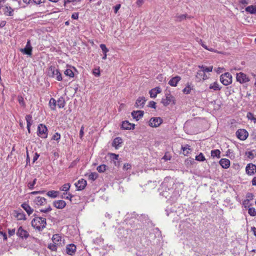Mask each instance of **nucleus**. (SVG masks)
I'll list each match as a JSON object with an SVG mask.
<instances>
[{"label": "nucleus", "mask_w": 256, "mask_h": 256, "mask_svg": "<svg viewBox=\"0 0 256 256\" xmlns=\"http://www.w3.org/2000/svg\"><path fill=\"white\" fill-rule=\"evenodd\" d=\"M32 227L38 232L42 231L46 226V220L44 218L36 216L31 222Z\"/></svg>", "instance_id": "nucleus-1"}, {"label": "nucleus", "mask_w": 256, "mask_h": 256, "mask_svg": "<svg viewBox=\"0 0 256 256\" xmlns=\"http://www.w3.org/2000/svg\"><path fill=\"white\" fill-rule=\"evenodd\" d=\"M200 70L198 71L196 77L198 79L205 80L208 78V76L206 75V72L212 71V66L207 67L204 65L199 66Z\"/></svg>", "instance_id": "nucleus-2"}, {"label": "nucleus", "mask_w": 256, "mask_h": 256, "mask_svg": "<svg viewBox=\"0 0 256 256\" xmlns=\"http://www.w3.org/2000/svg\"><path fill=\"white\" fill-rule=\"evenodd\" d=\"M48 74L49 76L56 78L58 81H61L62 80V74L54 66H51L50 67Z\"/></svg>", "instance_id": "nucleus-3"}, {"label": "nucleus", "mask_w": 256, "mask_h": 256, "mask_svg": "<svg viewBox=\"0 0 256 256\" xmlns=\"http://www.w3.org/2000/svg\"><path fill=\"white\" fill-rule=\"evenodd\" d=\"M37 134L39 137L43 139L48 138V130L46 125L42 124H38V126Z\"/></svg>", "instance_id": "nucleus-4"}, {"label": "nucleus", "mask_w": 256, "mask_h": 256, "mask_svg": "<svg viewBox=\"0 0 256 256\" xmlns=\"http://www.w3.org/2000/svg\"><path fill=\"white\" fill-rule=\"evenodd\" d=\"M220 81L224 85L228 86L232 83V76L230 73L225 72L220 76Z\"/></svg>", "instance_id": "nucleus-5"}, {"label": "nucleus", "mask_w": 256, "mask_h": 256, "mask_svg": "<svg viewBox=\"0 0 256 256\" xmlns=\"http://www.w3.org/2000/svg\"><path fill=\"white\" fill-rule=\"evenodd\" d=\"M175 101L174 97L169 92L166 93L165 94V98L162 99V103L165 106H168L170 104H175Z\"/></svg>", "instance_id": "nucleus-6"}, {"label": "nucleus", "mask_w": 256, "mask_h": 256, "mask_svg": "<svg viewBox=\"0 0 256 256\" xmlns=\"http://www.w3.org/2000/svg\"><path fill=\"white\" fill-rule=\"evenodd\" d=\"M163 122L162 119L160 117L152 118L148 121V125L152 128H158Z\"/></svg>", "instance_id": "nucleus-7"}, {"label": "nucleus", "mask_w": 256, "mask_h": 256, "mask_svg": "<svg viewBox=\"0 0 256 256\" xmlns=\"http://www.w3.org/2000/svg\"><path fill=\"white\" fill-rule=\"evenodd\" d=\"M17 236L22 240H26L30 236V234L26 230H24L22 226H20L16 232Z\"/></svg>", "instance_id": "nucleus-8"}, {"label": "nucleus", "mask_w": 256, "mask_h": 256, "mask_svg": "<svg viewBox=\"0 0 256 256\" xmlns=\"http://www.w3.org/2000/svg\"><path fill=\"white\" fill-rule=\"evenodd\" d=\"M236 80L237 82L241 84L248 82L250 80L249 77L242 72L236 74Z\"/></svg>", "instance_id": "nucleus-9"}, {"label": "nucleus", "mask_w": 256, "mask_h": 256, "mask_svg": "<svg viewBox=\"0 0 256 256\" xmlns=\"http://www.w3.org/2000/svg\"><path fill=\"white\" fill-rule=\"evenodd\" d=\"M236 136L239 140H244L248 137V133L244 129H239L236 132Z\"/></svg>", "instance_id": "nucleus-10"}, {"label": "nucleus", "mask_w": 256, "mask_h": 256, "mask_svg": "<svg viewBox=\"0 0 256 256\" xmlns=\"http://www.w3.org/2000/svg\"><path fill=\"white\" fill-rule=\"evenodd\" d=\"M246 172L248 176H252L256 172V165L250 163L246 167Z\"/></svg>", "instance_id": "nucleus-11"}, {"label": "nucleus", "mask_w": 256, "mask_h": 256, "mask_svg": "<svg viewBox=\"0 0 256 256\" xmlns=\"http://www.w3.org/2000/svg\"><path fill=\"white\" fill-rule=\"evenodd\" d=\"M33 203L38 206L44 205L46 203V200L42 196H36L33 200Z\"/></svg>", "instance_id": "nucleus-12"}, {"label": "nucleus", "mask_w": 256, "mask_h": 256, "mask_svg": "<svg viewBox=\"0 0 256 256\" xmlns=\"http://www.w3.org/2000/svg\"><path fill=\"white\" fill-rule=\"evenodd\" d=\"M20 50L24 54H27L28 56H30L32 54V46H31L30 40H28L26 47L24 48L21 49Z\"/></svg>", "instance_id": "nucleus-13"}, {"label": "nucleus", "mask_w": 256, "mask_h": 256, "mask_svg": "<svg viewBox=\"0 0 256 256\" xmlns=\"http://www.w3.org/2000/svg\"><path fill=\"white\" fill-rule=\"evenodd\" d=\"M87 184L86 181L84 178H81L75 184L78 190H84Z\"/></svg>", "instance_id": "nucleus-14"}, {"label": "nucleus", "mask_w": 256, "mask_h": 256, "mask_svg": "<svg viewBox=\"0 0 256 256\" xmlns=\"http://www.w3.org/2000/svg\"><path fill=\"white\" fill-rule=\"evenodd\" d=\"M146 100L144 97V96L139 97L136 100L134 106L137 108H142L145 104V102H146Z\"/></svg>", "instance_id": "nucleus-15"}, {"label": "nucleus", "mask_w": 256, "mask_h": 256, "mask_svg": "<svg viewBox=\"0 0 256 256\" xmlns=\"http://www.w3.org/2000/svg\"><path fill=\"white\" fill-rule=\"evenodd\" d=\"M162 92V90L160 87L158 86L152 89L149 92L150 98H156L158 94Z\"/></svg>", "instance_id": "nucleus-16"}, {"label": "nucleus", "mask_w": 256, "mask_h": 256, "mask_svg": "<svg viewBox=\"0 0 256 256\" xmlns=\"http://www.w3.org/2000/svg\"><path fill=\"white\" fill-rule=\"evenodd\" d=\"M135 124L130 123L128 120L124 121L122 124V128L124 130H134Z\"/></svg>", "instance_id": "nucleus-17"}, {"label": "nucleus", "mask_w": 256, "mask_h": 256, "mask_svg": "<svg viewBox=\"0 0 256 256\" xmlns=\"http://www.w3.org/2000/svg\"><path fill=\"white\" fill-rule=\"evenodd\" d=\"M76 251V246L74 244H69L66 247V252L69 255H72Z\"/></svg>", "instance_id": "nucleus-18"}, {"label": "nucleus", "mask_w": 256, "mask_h": 256, "mask_svg": "<svg viewBox=\"0 0 256 256\" xmlns=\"http://www.w3.org/2000/svg\"><path fill=\"white\" fill-rule=\"evenodd\" d=\"M219 164L223 168L226 169L230 167V162L228 159L223 158L220 159Z\"/></svg>", "instance_id": "nucleus-19"}, {"label": "nucleus", "mask_w": 256, "mask_h": 256, "mask_svg": "<svg viewBox=\"0 0 256 256\" xmlns=\"http://www.w3.org/2000/svg\"><path fill=\"white\" fill-rule=\"evenodd\" d=\"M1 12H4V14L7 16H13V10L11 8H8V6H5L4 4V7L1 8Z\"/></svg>", "instance_id": "nucleus-20"}, {"label": "nucleus", "mask_w": 256, "mask_h": 256, "mask_svg": "<svg viewBox=\"0 0 256 256\" xmlns=\"http://www.w3.org/2000/svg\"><path fill=\"white\" fill-rule=\"evenodd\" d=\"M122 142V138L120 137H116L114 140L112 142V146L114 147L116 149H118L120 146Z\"/></svg>", "instance_id": "nucleus-21"}, {"label": "nucleus", "mask_w": 256, "mask_h": 256, "mask_svg": "<svg viewBox=\"0 0 256 256\" xmlns=\"http://www.w3.org/2000/svg\"><path fill=\"white\" fill-rule=\"evenodd\" d=\"M144 111L142 110L133 111L132 112V116L134 119H136V120H138L140 118H142L144 116Z\"/></svg>", "instance_id": "nucleus-22"}, {"label": "nucleus", "mask_w": 256, "mask_h": 256, "mask_svg": "<svg viewBox=\"0 0 256 256\" xmlns=\"http://www.w3.org/2000/svg\"><path fill=\"white\" fill-rule=\"evenodd\" d=\"M181 80V78L179 76H176L172 78L168 82V84L172 86H176L178 83Z\"/></svg>", "instance_id": "nucleus-23"}, {"label": "nucleus", "mask_w": 256, "mask_h": 256, "mask_svg": "<svg viewBox=\"0 0 256 256\" xmlns=\"http://www.w3.org/2000/svg\"><path fill=\"white\" fill-rule=\"evenodd\" d=\"M54 206L57 208L62 209L66 206V203L63 200H58L54 202Z\"/></svg>", "instance_id": "nucleus-24"}, {"label": "nucleus", "mask_w": 256, "mask_h": 256, "mask_svg": "<svg viewBox=\"0 0 256 256\" xmlns=\"http://www.w3.org/2000/svg\"><path fill=\"white\" fill-rule=\"evenodd\" d=\"M16 216L15 217L17 218L18 220H26V216L25 214L20 210V212L18 210L16 212Z\"/></svg>", "instance_id": "nucleus-25"}, {"label": "nucleus", "mask_w": 256, "mask_h": 256, "mask_svg": "<svg viewBox=\"0 0 256 256\" xmlns=\"http://www.w3.org/2000/svg\"><path fill=\"white\" fill-rule=\"evenodd\" d=\"M21 206L29 216L30 215L34 212V210L30 206V205L28 204L26 202L23 203L21 205Z\"/></svg>", "instance_id": "nucleus-26"}, {"label": "nucleus", "mask_w": 256, "mask_h": 256, "mask_svg": "<svg viewBox=\"0 0 256 256\" xmlns=\"http://www.w3.org/2000/svg\"><path fill=\"white\" fill-rule=\"evenodd\" d=\"M26 121L27 124V128L29 134L30 133V127L32 126V116L30 114H28L26 116Z\"/></svg>", "instance_id": "nucleus-27"}, {"label": "nucleus", "mask_w": 256, "mask_h": 256, "mask_svg": "<svg viewBox=\"0 0 256 256\" xmlns=\"http://www.w3.org/2000/svg\"><path fill=\"white\" fill-rule=\"evenodd\" d=\"M58 107L60 108H64L66 104L64 99L63 97H60L56 102Z\"/></svg>", "instance_id": "nucleus-28"}, {"label": "nucleus", "mask_w": 256, "mask_h": 256, "mask_svg": "<svg viewBox=\"0 0 256 256\" xmlns=\"http://www.w3.org/2000/svg\"><path fill=\"white\" fill-rule=\"evenodd\" d=\"M246 11L251 14H256V6H250L246 8Z\"/></svg>", "instance_id": "nucleus-29"}, {"label": "nucleus", "mask_w": 256, "mask_h": 256, "mask_svg": "<svg viewBox=\"0 0 256 256\" xmlns=\"http://www.w3.org/2000/svg\"><path fill=\"white\" fill-rule=\"evenodd\" d=\"M52 239L53 242L58 244V242H60L62 236L59 234H54L52 236Z\"/></svg>", "instance_id": "nucleus-30"}, {"label": "nucleus", "mask_w": 256, "mask_h": 256, "mask_svg": "<svg viewBox=\"0 0 256 256\" xmlns=\"http://www.w3.org/2000/svg\"><path fill=\"white\" fill-rule=\"evenodd\" d=\"M57 103L56 100L54 98H51L49 102V106L52 110H55L56 108Z\"/></svg>", "instance_id": "nucleus-31"}, {"label": "nucleus", "mask_w": 256, "mask_h": 256, "mask_svg": "<svg viewBox=\"0 0 256 256\" xmlns=\"http://www.w3.org/2000/svg\"><path fill=\"white\" fill-rule=\"evenodd\" d=\"M182 150L183 154L184 156L188 155V154H189L191 152L190 146L188 144L184 146H182Z\"/></svg>", "instance_id": "nucleus-32"}, {"label": "nucleus", "mask_w": 256, "mask_h": 256, "mask_svg": "<svg viewBox=\"0 0 256 256\" xmlns=\"http://www.w3.org/2000/svg\"><path fill=\"white\" fill-rule=\"evenodd\" d=\"M211 156L213 158L217 157L220 158V152L219 150H214L211 151Z\"/></svg>", "instance_id": "nucleus-33"}, {"label": "nucleus", "mask_w": 256, "mask_h": 256, "mask_svg": "<svg viewBox=\"0 0 256 256\" xmlns=\"http://www.w3.org/2000/svg\"><path fill=\"white\" fill-rule=\"evenodd\" d=\"M210 88L214 90H220V85L217 82H214V83L210 84Z\"/></svg>", "instance_id": "nucleus-34"}, {"label": "nucleus", "mask_w": 256, "mask_h": 256, "mask_svg": "<svg viewBox=\"0 0 256 256\" xmlns=\"http://www.w3.org/2000/svg\"><path fill=\"white\" fill-rule=\"evenodd\" d=\"M58 192L56 190H50L47 192V195L52 198H56L58 196Z\"/></svg>", "instance_id": "nucleus-35"}, {"label": "nucleus", "mask_w": 256, "mask_h": 256, "mask_svg": "<svg viewBox=\"0 0 256 256\" xmlns=\"http://www.w3.org/2000/svg\"><path fill=\"white\" fill-rule=\"evenodd\" d=\"M70 188V183H66L64 184L63 186H61L60 188V190L64 192H68Z\"/></svg>", "instance_id": "nucleus-36"}, {"label": "nucleus", "mask_w": 256, "mask_h": 256, "mask_svg": "<svg viewBox=\"0 0 256 256\" xmlns=\"http://www.w3.org/2000/svg\"><path fill=\"white\" fill-rule=\"evenodd\" d=\"M107 168V166L106 164H101L97 167V170L99 172H104Z\"/></svg>", "instance_id": "nucleus-37"}, {"label": "nucleus", "mask_w": 256, "mask_h": 256, "mask_svg": "<svg viewBox=\"0 0 256 256\" xmlns=\"http://www.w3.org/2000/svg\"><path fill=\"white\" fill-rule=\"evenodd\" d=\"M196 160L199 162H204L206 160V158L203 154L200 152L198 156H196Z\"/></svg>", "instance_id": "nucleus-38"}, {"label": "nucleus", "mask_w": 256, "mask_h": 256, "mask_svg": "<svg viewBox=\"0 0 256 256\" xmlns=\"http://www.w3.org/2000/svg\"><path fill=\"white\" fill-rule=\"evenodd\" d=\"M98 177V174L96 172H91L88 176V179L92 181L96 180Z\"/></svg>", "instance_id": "nucleus-39"}, {"label": "nucleus", "mask_w": 256, "mask_h": 256, "mask_svg": "<svg viewBox=\"0 0 256 256\" xmlns=\"http://www.w3.org/2000/svg\"><path fill=\"white\" fill-rule=\"evenodd\" d=\"M64 74L66 76H70V78H73L74 76V72L70 69H66L64 71Z\"/></svg>", "instance_id": "nucleus-40"}, {"label": "nucleus", "mask_w": 256, "mask_h": 256, "mask_svg": "<svg viewBox=\"0 0 256 256\" xmlns=\"http://www.w3.org/2000/svg\"><path fill=\"white\" fill-rule=\"evenodd\" d=\"M192 90V88L190 86V84H188L186 87L183 90V92L186 94H189L190 93Z\"/></svg>", "instance_id": "nucleus-41"}, {"label": "nucleus", "mask_w": 256, "mask_h": 256, "mask_svg": "<svg viewBox=\"0 0 256 256\" xmlns=\"http://www.w3.org/2000/svg\"><path fill=\"white\" fill-rule=\"evenodd\" d=\"M248 213L251 216H256V210L254 208H250L248 210Z\"/></svg>", "instance_id": "nucleus-42"}, {"label": "nucleus", "mask_w": 256, "mask_h": 256, "mask_svg": "<svg viewBox=\"0 0 256 256\" xmlns=\"http://www.w3.org/2000/svg\"><path fill=\"white\" fill-rule=\"evenodd\" d=\"M56 244H55L54 242L52 244H50L48 246V248L52 251H56L57 250V246H56Z\"/></svg>", "instance_id": "nucleus-43"}, {"label": "nucleus", "mask_w": 256, "mask_h": 256, "mask_svg": "<svg viewBox=\"0 0 256 256\" xmlns=\"http://www.w3.org/2000/svg\"><path fill=\"white\" fill-rule=\"evenodd\" d=\"M92 74L96 76H97V77L100 76V68L98 67L97 68L94 69L93 70H92Z\"/></svg>", "instance_id": "nucleus-44"}, {"label": "nucleus", "mask_w": 256, "mask_h": 256, "mask_svg": "<svg viewBox=\"0 0 256 256\" xmlns=\"http://www.w3.org/2000/svg\"><path fill=\"white\" fill-rule=\"evenodd\" d=\"M60 134L58 132H56L52 137V140L58 142L60 139Z\"/></svg>", "instance_id": "nucleus-45"}, {"label": "nucleus", "mask_w": 256, "mask_h": 256, "mask_svg": "<svg viewBox=\"0 0 256 256\" xmlns=\"http://www.w3.org/2000/svg\"><path fill=\"white\" fill-rule=\"evenodd\" d=\"M100 48L102 51L103 54H106V52H108V50L106 48L104 44H100Z\"/></svg>", "instance_id": "nucleus-46"}, {"label": "nucleus", "mask_w": 256, "mask_h": 256, "mask_svg": "<svg viewBox=\"0 0 256 256\" xmlns=\"http://www.w3.org/2000/svg\"><path fill=\"white\" fill-rule=\"evenodd\" d=\"M246 155L250 159H253L254 158V154L252 151H250L246 152Z\"/></svg>", "instance_id": "nucleus-47"}, {"label": "nucleus", "mask_w": 256, "mask_h": 256, "mask_svg": "<svg viewBox=\"0 0 256 256\" xmlns=\"http://www.w3.org/2000/svg\"><path fill=\"white\" fill-rule=\"evenodd\" d=\"M36 179L34 178L32 182H30L28 183V187L30 189H32L34 188V186L36 184Z\"/></svg>", "instance_id": "nucleus-48"}, {"label": "nucleus", "mask_w": 256, "mask_h": 256, "mask_svg": "<svg viewBox=\"0 0 256 256\" xmlns=\"http://www.w3.org/2000/svg\"><path fill=\"white\" fill-rule=\"evenodd\" d=\"M8 232L9 236H13L16 234L15 228L8 229Z\"/></svg>", "instance_id": "nucleus-49"}, {"label": "nucleus", "mask_w": 256, "mask_h": 256, "mask_svg": "<svg viewBox=\"0 0 256 256\" xmlns=\"http://www.w3.org/2000/svg\"><path fill=\"white\" fill-rule=\"evenodd\" d=\"M108 154L110 156L111 159L118 160V155L114 154V153H110Z\"/></svg>", "instance_id": "nucleus-50"}, {"label": "nucleus", "mask_w": 256, "mask_h": 256, "mask_svg": "<svg viewBox=\"0 0 256 256\" xmlns=\"http://www.w3.org/2000/svg\"><path fill=\"white\" fill-rule=\"evenodd\" d=\"M84 126H82L80 128V138H82L84 135Z\"/></svg>", "instance_id": "nucleus-51"}, {"label": "nucleus", "mask_w": 256, "mask_h": 256, "mask_svg": "<svg viewBox=\"0 0 256 256\" xmlns=\"http://www.w3.org/2000/svg\"><path fill=\"white\" fill-rule=\"evenodd\" d=\"M148 106L150 108H156V102H154V101H150L149 102Z\"/></svg>", "instance_id": "nucleus-52"}, {"label": "nucleus", "mask_w": 256, "mask_h": 256, "mask_svg": "<svg viewBox=\"0 0 256 256\" xmlns=\"http://www.w3.org/2000/svg\"><path fill=\"white\" fill-rule=\"evenodd\" d=\"M18 101L20 104L22 106H24V98L22 96H18Z\"/></svg>", "instance_id": "nucleus-53"}, {"label": "nucleus", "mask_w": 256, "mask_h": 256, "mask_svg": "<svg viewBox=\"0 0 256 256\" xmlns=\"http://www.w3.org/2000/svg\"><path fill=\"white\" fill-rule=\"evenodd\" d=\"M52 210V208L49 206L48 208L40 210V212L46 213Z\"/></svg>", "instance_id": "nucleus-54"}, {"label": "nucleus", "mask_w": 256, "mask_h": 256, "mask_svg": "<svg viewBox=\"0 0 256 256\" xmlns=\"http://www.w3.org/2000/svg\"><path fill=\"white\" fill-rule=\"evenodd\" d=\"M131 168V165L130 164H124L123 166V169L124 170H128V169H130Z\"/></svg>", "instance_id": "nucleus-55"}, {"label": "nucleus", "mask_w": 256, "mask_h": 256, "mask_svg": "<svg viewBox=\"0 0 256 256\" xmlns=\"http://www.w3.org/2000/svg\"><path fill=\"white\" fill-rule=\"evenodd\" d=\"M240 4L246 6L248 4V0H238Z\"/></svg>", "instance_id": "nucleus-56"}, {"label": "nucleus", "mask_w": 256, "mask_h": 256, "mask_svg": "<svg viewBox=\"0 0 256 256\" xmlns=\"http://www.w3.org/2000/svg\"><path fill=\"white\" fill-rule=\"evenodd\" d=\"M200 42H201V45H202V46L205 49L208 50H210V51H211V52H212V51L213 50V48H208V47H207V46H206L205 44H204L202 42V40H200Z\"/></svg>", "instance_id": "nucleus-57"}, {"label": "nucleus", "mask_w": 256, "mask_h": 256, "mask_svg": "<svg viewBox=\"0 0 256 256\" xmlns=\"http://www.w3.org/2000/svg\"><path fill=\"white\" fill-rule=\"evenodd\" d=\"M0 236H2L3 237V239L4 240H7V236L5 232H0Z\"/></svg>", "instance_id": "nucleus-58"}, {"label": "nucleus", "mask_w": 256, "mask_h": 256, "mask_svg": "<svg viewBox=\"0 0 256 256\" xmlns=\"http://www.w3.org/2000/svg\"><path fill=\"white\" fill-rule=\"evenodd\" d=\"M72 18L74 20H77L78 18V13H74L72 16Z\"/></svg>", "instance_id": "nucleus-59"}, {"label": "nucleus", "mask_w": 256, "mask_h": 256, "mask_svg": "<svg viewBox=\"0 0 256 256\" xmlns=\"http://www.w3.org/2000/svg\"><path fill=\"white\" fill-rule=\"evenodd\" d=\"M247 117L248 118V119L252 120V119L254 118L255 120H256V118H254L253 114L251 112H248V113Z\"/></svg>", "instance_id": "nucleus-60"}, {"label": "nucleus", "mask_w": 256, "mask_h": 256, "mask_svg": "<svg viewBox=\"0 0 256 256\" xmlns=\"http://www.w3.org/2000/svg\"><path fill=\"white\" fill-rule=\"evenodd\" d=\"M38 157L39 154L37 152H36L34 154V156L33 158V162H34L38 160Z\"/></svg>", "instance_id": "nucleus-61"}, {"label": "nucleus", "mask_w": 256, "mask_h": 256, "mask_svg": "<svg viewBox=\"0 0 256 256\" xmlns=\"http://www.w3.org/2000/svg\"><path fill=\"white\" fill-rule=\"evenodd\" d=\"M120 4H117L114 6V12L116 14L118 10L120 8Z\"/></svg>", "instance_id": "nucleus-62"}, {"label": "nucleus", "mask_w": 256, "mask_h": 256, "mask_svg": "<svg viewBox=\"0 0 256 256\" xmlns=\"http://www.w3.org/2000/svg\"><path fill=\"white\" fill-rule=\"evenodd\" d=\"M251 231L252 232L253 234L256 236V228L253 226L251 228Z\"/></svg>", "instance_id": "nucleus-63"}, {"label": "nucleus", "mask_w": 256, "mask_h": 256, "mask_svg": "<svg viewBox=\"0 0 256 256\" xmlns=\"http://www.w3.org/2000/svg\"><path fill=\"white\" fill-rule=\"evenodd\" d=\"M252 186H256V176L254 177L252 180Z\"/></svg>", "instance_id": "nucleus-64"}]
</instances>
